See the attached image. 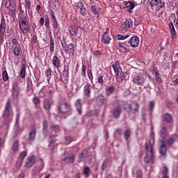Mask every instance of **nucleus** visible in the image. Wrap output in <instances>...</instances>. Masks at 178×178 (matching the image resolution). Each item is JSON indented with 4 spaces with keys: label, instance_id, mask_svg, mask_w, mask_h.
<instances>
[{
    "label": "nucleus",
    "instance_id": "obj_1",
    "mask_svg": "<svg viewBox=\"0 0 178 178\" xmlns=\"http://www.w3.org/2000/svg\"><path fill=\"white\" fill-rule=\"evenodd\" d=\"M154 144H155V137L151 136L149 138V142L145 144L147 154L144 158L145 163H151V162H154Z\"/></svg>",
    "mask_w": 178,
    "mask_h": 178
},
{
    "label": "nucleus",
    "instance_id": "obj_2",
    "mask_svg": "<svg viewBox=\"0 0 178 178\" xmlns=\"http://www.w3.org/2000/svg\"><path fill=\"white\" fill-rule=\"evenodd\" d=\"M3 118H4L5 120L8 122H12V119H13V110H12V102L10 101V99H8L6 102Z\"/></svg>",
    "mask_w": 178,
    "mask_h": 178
},
{
    "label": "nucleus",
    "instance_id": "obj_3",
    "mask_svg": "<svg viewBox=\"0 0 178 178\" xmlns=\"http://www.w3.org/2000/svg\"><path fill=\"white\" fill-rule=\"evenodd\" d=\"M113 70L117 76L118 81L121 83L123 80H126V76L123 74L122 72V68H120V63L118 60H116L113 65Z\"/></svg>",
    "mask_w": 178,
    "mask_h": 178
},
{
    "label": "nucleus",
    "instance_id": "obj_4",
    "mask_svg": "<svg viewBox=\"0 0 178 178\" xmlns=\"http://www.w3.org/2000/svg\"><path fill=\"white\" fill-rule=\"evenodd\" d=\"M19 29L22 31L23 34H26L31 30L30 28V24H29V20H27V17H20L19 19Z\"/></svg>",
    "mask_w": 178,
    "mask_h": 178
},
{
    "label": "nucleus",
    "instance_id": "obj_5",
    "mask_svg": "<svg viewBox=\"0 0 178 178\" xmlns=\"http://www.w3.org/2000/svg\"><path fill=\"white\" fill-rule=\"evenodd\" d=\"M71 110L72 106L65 102H59L57 105V111L58 113H67V112H70Z\"/></svg>",
    "mask_w": 178,
    "mask_h": 178
},
{
    "label": "nucleus",
    "instance_id": "obj_6",
    "mask_svg": "<svg viewBox=\"0 0 178 178\" xmlns=\"http://www.w3.org/2000/svg\"><path fill=\"white\" fill-rule=\"evenodd\" d=\"M131 27H133V20L131 19H128L121 25L120 30L122 33H124V31H127V30L131 29Z\"/></svg>",
    "mask_w": 178,
    "mask_h": 178
},
{
    "label": "nucleus",
    "instance_id": "obj_7",
    "mask_svg": "<svg viewBox=\"0 0 178 178\" xmlns=\"http://www.w3.org/2000/svg\"><path fill=\"white\" fill-rule=\"evenodd\" d=\"M148 2L152 8H154V6H157L159 9L165 8V1H162V0H148Z\"/></svg>",
    "mask_w": 178,
    "mask_h": 178
},
{
    "label": "nucleus",
    "instance_id": "obj_8",
    "mask_svg": "<svg viewBox=\"0 0 178 178\" xmlns=\"http://www.w3.org/2000/svg\"><path fill=\"white\" fill-rule=\"evenodd\" d=\"M134 84L136 86H144V83H145V77L143 76L138 75L134 76L132 79Z\"/></svg>",
    "mask_w": 178,
    "mask_h": 178
},
{
    "label": "nucleus",
    "instance_id": "obj_9",
    "mask_svg": "<svg viewBox=\"0 0 178 178\" xmlns=\"http://www.w3.org/2000/svg\"><path fill=\"white\" fill-rule=\"evenodd\" d=\"M91 97V85L87 83L83 87V98L85 99H88Z\"/></svg>",
    "mask_w": 178,
    "mask_h": 178
},
{
    "label": "nucleus",
    "instance_id": "obj_10",
    "mask_svg": "<svg viewBox=\"0 0 178 178\" xmlns=\"http://www.w3.org/2000/svg\"><path fill=\"white\" fill-rule=\"evenodd\" d=\"M129 107V113H132L133 115H136L138 112V109L140 108V105L137 104L136 102H133L130 105Z\"/></svg>",
    "mask_w": 178,
    "mask_h": 178
},
{
    "label": "nucleus",
    "instance_id": "obj_11",
    "mask_svg": "<svg viewBox=\"0 0 178 178\" xmlns=\"http://www.w3.org/2000/svg\"><path fill=\"white\" fill-rule=\"evenodd\" d=\"M37 159L34 156V155L29 156L26 161L25 168H31L33 165L35 163Z\"/></svg>",
    "mask_w": 178,
    "mask_h": 178
},
{
    "label": "nucleus",
    "instance_id": "obj_12",
    "mask_svg": "<svg viewBox=\"0 0 178 178\" xmlns=\"http://www.w3.org/2000/svg\"><path fill=\"white\" fill-rule=\"evenodd\" d=\"M35 134H37V129L35 126L32 125L29 134V141H34L35 140Z\"/></svg>",
    "mask_w": 178,
    "mask_h": 178
},
{
    "label": "nucleus",
    "instance_id": "obj_13",
    "mask_svg": "<svg viewBox=\"0 0 178 178\" xmlns=\"http://www.w3.org/2000/svg\"><path fill=\"white\" fill-rule=\"evenodd\" d=\"M69 79V66H65L63 74L61 75V81L66 83Z\"/></svg>",
    "mask_w": 178,
    "mask_h": 178
},
{
    "label": "nucleus",
    "instance_id": "obj_14",
    "mask_svg": "<svg viewBox=\"0 0 178 178\" xmlns=\"http://www.w3.org/2000/svg\"><path fill=\"white\" fill-rule=\"evenodd\" d=\"M95 104L97 106H104V104H105V97L103 95H99L96 97Z\"/></svg>",
    "mask_w": 178,
    "mask_h": 178
},
{
    "label": "nucleus",
    "instance_id": "obj_15",
    "mask_svg": "<svg viewBox=\"0 0 178 178\" xmlns=\"http://www.w3.org/2000/svg\"><path fill=\"white\" fill-rule=\"evenodd\" d=\"M178 140V134H174L172 136H171L170 138L165 141V145L168 147H172L175 143V141H177Z\"/></svg>",
    "mask_w": 178,
    "mask_h": 178
},
{
    "label": "nucleus",
    "instance_id": "obj_16",
    "mask_svg": "<svg viewBox=\"0 0 178 178\" xmlns=\"http://www.w3.org/2000/svg\"><path fill=\"white\" fill-rule=\"evenodd\" d=\"M129 42L133 48H136L140 44V38L138 36H133L131 38Z\"/></svg>",
    "mask_w": 178,
    "mask_h": 178
},
{
    "label": "nucleus",
    "instance_id": "obj_17",
    "mask_svg": "<svg viewBox=\"0 0 178 178\" xmlns=\"http://www.w3.org/2000/svg\"><path fill=\"white\" fill-rule=\"evenodd\" d=\"M20 94V88H19V86L17 84H14L13 88V98L14 99H17L19 98V95Z\"/></svg>",
    "mask_w": 178,
    "mask_h": 178
},
{
    "label": "nucleus",
    "instance_id": "obj_18",
    "mask_svg": "<svg viewBox=\"0 0 178 178\" xmlns=\"http://www.w3.org/2000/svg\"><path fill=\"white\" fill-rule=\"evenodd\" d=\"M159 153L161 154V155H163L164 156L166 155V141L161 140Z\"/></svg>",
    "mask_w": 178,
    "mask_h": 178
},
{
    "label": "nucleus",
    "instance_id": "obj_19",
    "mask_svg": "<svg viewBox=\"0 0 178 178\" xmlns=\"http://www.w3.org/2000/svg\"><path fill=\"white\" fill-rule=\"evenodd\" d=\"M125 8H129L127 9V12H129V13H132L133 9L136 8V4L133 1H128L127 3H125Z\"/></svg>",
    "mask_w": 178,
    "mask_h": 178
},
{
    "label": "nucleus",
    "instance_id": "obj_20",
    "mask_svg": "<svg viewBox=\"0 0 178 178\" xmlns=\"http://www.w3.org/2000/svg\"><path fill=\"white\" fill-rule=\"evenodd\" d=\"M6 31V22L5 21V17L1 19L0 24V33H4Z\"/></svg>",
    "mask_w": 178,
    "mask_h": 178
},
{
    "label": "nucleus",
    "instance_id": "obj_21",
    "mask_svg": "<svg viewBox=\"0 0 178 178\" xmlns=\"http://www.w3.org/2000/svg\"><path fill=\"white\" fill-rule=\"evenodd\" d=\"M63 162H65V163H73L74 162V154H70L63 159Z\"/></svg>",
    "mask_w": 178,
    "mask_h": 178
},
{
    "label": "nucleus",
    "instance_id": "obj_22",
    "mask_svg": "<svg viewBox=\"0 0 178 178\" xmlns=\"http://www.w3.org/2000/svg\"><path fill=\"white\" fill-rule=\"evenodd\" d=\"M88 156V150L84 149L83 152L79 155V162H83L86 158Z\"/></svg>",
    "mask_w": 178,
    "mask_h": 178
},
{
    "label": "nucleus",
    "instance_id": "obj_23",
    "mask_svg": "<svg viewBox=\"0 0 178 178\" xmlns=\"http://www.w3.org/2000/svg\"><path fill=\"white\" fill-rule=\"evenodd\" d=\"M120 113H122V106H118L113 111V115L115 119L120 116Z\"/></svg>",
    "mask_w": 178,
    "mask_h": 178
},
{
    "label": "nucleus",
    "instance_id": "obj_24",
    "mask_svg": "<svg viewBox=\"0 0 178 178\" xmlns=\"http://www.w3.org/2000/svg\"><path fill=\"white\" fill-rule=\"evenodd\" d=\"M163 120L166 123H172V122H173V118L172 117V115L166 113L163 115Z\"/></svg>",
    "mask_w": 178,
    "mask_h": 178
},
{
    "label": "nucleus",
    "instance_id": "obj_25",
    "mask_svg": "<svg viewBox=\"0 0 178 178\" xmlns=\"http://www.w3.org/2000/svg\"><path fill=\"white\" fill-rule=\"evenodd\" d=\"M75 106L76 108L77 112L79 113V115H81L82 113V108H83V105L81 104V100L80 99H78L76 102H75Z\"/></svg>",
    "mask_w": 178,
    "mask_h": 178
},
{
    "label": "nucleus",
    "instance_id": "obj_26",
    "mask_svg": "<svg viewBox=\"0 0 178 178\" xmlns=\"http://www.w3.org/2000/svg\"><path fill=\"white\" fill-rule=\"evenodd\" d=\"M159 136L162 138H165V137H166V136H168V130L166 129V127H165L163 125H162L161 127V129L159 131Z\"/></svg>",
    "mask_w": 178,
    "mask_h": 178
},
{
    "label": "nucleus",
    "instance_id": "obj_27",
    "mask_svg": "<svg viewBox=\"0 0 178 178\" xmlns=\"http://www.w3.org/2000/svg\"><path fill=\"white\" fill-rule=\"evenodd\" d=\"M102 42H104V44H109V42H111V36L106 34V32H105L102 35Z\"/></svg>",
    "mask_w": 178,
    "mask_h": 178
},
{
    "label": "nucleus",
    "instance_id": "obj_28",
    "mask_svg": "<svg viewBox=\"0 0 178 178\" xmlns=\"http://www.w3.org/2000/svg\"><path fill=\"white\" fill-rule=\"evenodd\" d=\"M5 5L7 6V9H10V8H16L15 0H6Z\"/></svg>",
    "mask_w": 178,
    "mask_h": 178
},
{
    "label": "nucleus",
    "instance_id": "obj_29",
    "mask_svg": "<svg viewBox=\"0 0 178 178\" xmlns=\"http://www.w3.org/2000/svg\"><path fill=\"white\" fill-rule=\"evenodd\" d=\"M52 63L54 67L58 69L60 66V60L56 56H54L52 59Z\"/></svg>",
    "mask_w": 178,
    "mask_h": 178
},
{
    "label": "nucleus",
    "instance_id": "obj_30",
    "mask_svg": "<svg viewBox=\"0 0 178 178\" xmlns=\"http://www.w3.org/2000/svg\"><path fill=\"white\" fill-rule=\"evenodd\" d=\"M115 92V86H111L106 88V95H111V94H113Z\"/></svg>",
    "mask_w": 178,
    "mask_h": 178
},
{
    "label": "nucleus",
    "instance_id": "obj_31",
    "mask_svg": "<svg viewBox=\"0 0 178 178\" xmlns=\"http://www.w3.org/2000/svg\"><path fill=\"white\" fill-rule=\"evenodd\" d=\"M8 15L11 17H15L16 16V7L8 8Z\"/></svg>",
    "mask_w": 178,
    "mask_h": 178
},
{
    "label": "nucleus",
    "instance_id": "obj_32",
    "mask_svg": "<svg viewBox=\"0 0 178 178\" xmlns=\"http://www.w3.org/2000/svg\"><path fill=\"white\" fill-rule=\"evenodd\" d=\"M90 167L85 166L83 168V175H85V177H90Z\"/></svg>",
    "mask_w": 178,
    "mask_h": 178
},
{
    "label": "nucleus",
    "instance_id": "obj_33",
    "mask_svg": "<svg viewBox=\"0 0 178 178\" xmlns=\"http://www.w3.org/2000/svg\"><path fill=\"white\" fill-rule=\"evenodd\" d=\"M43 106L44 109L49 111V109H51V103L49 102V100L48 99L44 100Z\"/></svg>",
    "mask_w": 178,
    "mask_h": 178
},
{
    "label": "nucleus",
    "instance_id": "obj_34",
    "mask_svg": "<svg viewBox=\"0 0 178 178\" xmlns=\"http://www.w3.org/2000/svg\"><path fill=\"white\" fill-rule=\"evenodd\" d=\"M22 52V49L20 47H16L13 49V54L15 56H20V54Z\"/></svg>",
    "mask_w": 178,
    "mask_h": 178
},
{
    "label": "nucleus",
    "instance_id": "obj_35",
    "mask_svg": "<svg viewBox=\"0 0 178 178\" xmlns=\"http://www.w3.org/2000/svg\"><path fill=\"white\" fill-rule=\"evenodd\" d=\"M20 77L24 79L26 77V65H23L20 72Z\"/></svg>",
    "mask_w": 178,
    "mask_h": 178
},
{
    "label": "nucleus",
    "instance_id": "obj_36",
    "mask_svg": "<svg viewBox=\"0 0 178 178\" xmlns=\"http://www.w3.org/2000/svg\"><path fill=\"white\" fill-rule=\"evenodd\" d=\"M50 51L52 52L54 49L55 47V41L54 40V38H52V35H50Z\"/></svg>",
    "mask_w": 178,
    "mask_h": 178
},
{
    "label": "nucleus",
    "instance_id": "obj_37",
    "mask_svg": "<svg viewBox=\"0 0 178 178\" xmlns=\"http://www.w3.org/2000/svg\"><path fill=\"white\" fill-rule=\"evenodd\" d=\"M13 151H19V140H15L13 144Z\"/></svg>",
    "mask_w": 178,
    "mask_h": 178
},
{
    "label": "nucleus",
    "instance_id": "obj_38",
    "mask_svg": "<svg viewBox=\"0 0 178 178\" xmlns=\"http://www.w3.org/2000/svg\"><path fill=\"white\" fill-rule=\"evenodd\" d=\"M154 73L156 76V81H157V83H161V81H162V79L161 78V74L158 73V70H154Z\"/></svg>",
    "mask_w": 178,
    "mask_h": 178
},
{
    "label": "nucleus",
    "instance_id": "obj_39",
    "mask_svg": "<svg viewBox=\"0 0 178 178\" xmlns=\"http://www.w3.org/2000/svg\"><path fill=\"white\" fill-rule=\"evenodd\" d=\"M44 169V161H42L40 165L35 167V172H40Z\"/></svg>",
    "mask_w": 178,
    "mask_h": 178
},
{
    "label": "nucleus",
    "instance_id": "obj_40",
    "mask_svg": "<svg viewBox=\"0 0 178 178\" xmlns=\"http://www.w3.org/2000/svg\"><path fill=\"white\" fill-rule=\"evenodd\" d=\"M51 129L52 131H55L56 133L60 131V127H59V125H52Z\"/></svg>",
    "mask_w": 178,
    "mask_h": 178
},
{
    "label": "nucleus",
    "instance_id": "obj_41",
    "mask_svg": "<svg viewBox=\"0 0 178 178\" xmlns=\"http://www.w3.org/2000/svg\"><path fill=\"white\" fill-rule=\"evenodd\" d=\"M74 49V44H73L72 43L69 44L67 49H65V52L67 54L69 51H73Z\"/></svg>",
    "mask_w": 178,
    "mask_h": 178
},
{
    "label": "nucleus",
    "instance_id": "obj_42",
    "mask_svg": "<svg viewBox=\"0 0 178 178\" xmlns=\"http://www.w3.org/2000/svg\"><path fill=\"white\" fill-rule=\"evenodd\" d=\"M2 76L3 81H8V80H9V76L8 75V72H6V70L3 72Z\"/></svg>",
    "mask_w": 178,
    "mask_h": 178
},
{
    "label": "nucleus",
    "instance_id": "obj_43",
    "mask_svg": "<svg viewBox=\"0 0 178 178\" xmlns=\"http://www.w3.org/2000/svg\"><path fill=\"white\" fill-rule=\"evenodd\" d=\"M49 151H54L55 149V142L54 140H51L49 144Z\"/></svg>",
    "mask_w": 178,
    "mask_h": 178
},
{
    "label": "nucleus",
    "instance_id": "obj_44",
    "mask_svg": "<svg viewBox=\"0 0 178 178\" xmlns=\"http://www.w3.org/2000/svg\"><path fill=\"white\" fill-rule=\"evenodd\" d=\"M25 8L30 10L31 9V1L30 0H25Z\"/></svg>",
    "mask_w": 178,
    "mask_h": 178
},
{
    "label": "nucleus",
    "instance_id": "obj_45",
    "mask_svg": "<svg viewBox=\"0 0 178 178\" xmlns=\"http://www.w3.org/2000/svg\"><path fill=\"white\" fill-rule=\"evenodd\" d=\"M173 175L175 177V178H178V162H177V164L175 165V168L174 169Z\"/></svg>",
    "mask_w": 178,
    "mask_h": 178
},
{
    "label": "nucleus",
    "instance_id": "obj_46",
    "mask_svg": "<svg viewBox=\"0 0 178 178\" xmlns=\"http://www.w3.org/2000/svg\"><path fill=\"white\" fill-rule=\"evenodd\" d=\"M124 137L127 141L130 138V130H127L124 132Z\"/></svg>",
    "mask_w": 178,
    "mask_h": 178
},
{
    "label": "nucleus",
    "instance_id": "obj_47",
    "mask_svg": "<svg viewBox=\"0 0 178 178\" xmlns=\"http://www.w3.org/2000/svg\"><path fill=\"white\" fill-rule=\"evenodd\" d=\"M65 139L67 145L70 144V143L73 141V138L72 136H66Z\"/></svg>",
    "mask_w": 178,
    "mask_h": 178
},
{
    "label": "nucleus",
    "instance_id": "obj_48",
    "mask_svg": "<svg viewBox=\"0 0 178 178\" xmlns=\"http://www.w3.org/2000/svg\"><path fill=\"white\" fill-rule=\"evenodd\" d=\"M162 173L163 175H169V170L168 169V167H166V166L163 167Z\"/></svg>",
    "mask_w": 178,
    "mask_h": 178
},
{
    "label": "nucleus",
    "instance_id": "obj_49",
    "mask_svg": "<svg viewBox=\"0 0 178 178\" xmlns=\"http://www.w3.org/2000/svg\"><path fill=\"white\" fill-rule=\"evenodd\" d=\"M154 108H155V103L154 102H149V108L151 112L154 111Z\"/></svg>",
    "mask_w": 178,
    "mask_h": 178
},
{
    "label": "nucleus",
    "instance_id": "obj_50",
    "mask_svg": "<svg viewBox=\"0 0 178 178\" xmlns=\"http://www.w3.org/2000/svg\"><path fill=\"white\" fill-rule=\"evenodd\" d=\"M76 8H78V9H81L84 7V4H83V2L79 1L75 4Z\"/></svg>",
    "mask_w": 178,
    "mask_h": 178
},
{
    "label": "nucleus",
    "instance_id": "obj_51",
    "mask_svg": "<svg viewBox=\"0 0 178 178\" xmlns=\"http://www.w3.org/2000/svg\"><path fill=\"white\" fill-rule=\"evenodd\" d=\"M172 82L174 84H175V86H178V76L177 75H175L172 77Z\"/></svg>",
    "mask_w": 178,
    "mask_h": 178
},
{
    "label": "nucleus",
    "instance_id": "obj_52",
    "mask_svg": "<svg viewBox=\"0 0 178 178\" xmlns=\"http://www.w3.org/2000/svg\"><path fill=\"white\" fill-rule=\"evenodd\" d=\"M136 178H143V172L140 170L136 171Z\"/></svg>",
    "mask_w": 178,
    "mask_h": 178
},
{
    "label": "nucleus",
    "instance_id": "obj_53",
    "mask_svg": "<svg viewBox=\"0 0 178 178\" xmlns=\"http://www.w3.org/2000/svg\"><path fill=\"white\" fill-rule=\"evenodd\" d=\"M80 13L82 16H86L87 15V11L86 10V8H80Z\"/></svg>",
    "mask_w": 178,
    "mask_h": 178
},
{
    "label": "nucleus",
    "instance_id": "obj_54",
    "mask_svg": "<svg viewBox=\"0 0 178 178\" xmlns=\"http://www.w3.org/2000/svg\"><path fill=\"white\" fill-rule=\"evenodd\" d=\"M108 166V161H104L102 165V170H105Z\"/></svg>",
    "mask_w": 178,
    "mask_h": 178
},
{
    "label": "nucleus",
    "instance_id": "obj_55",
    "mask_svg": "<svg viewBox=\"0 0 178 178\" xmlns=\"http://www.w3.org/2000/svg\"><path fill=\"white\" fill-rule=\"evenodd\" d=\"M5 38V33H0V45L3 44V40Z\"/></svg>",
    "mask_w": 178,
    "mask_h": 178
},
{
    "label": "nucleus",
    "instance_id": "obj_56",
    "mask_svg": "<svg viewBox=\"0 0 178 178\" xmlns=\"http://www.w3.org/2000/svg\"><path fill=\"white\" fill-rule=\"evenodd\" d=\"M97 81H98L99 84H101V86H102V84H104V76H99L97 78Z\"/></svg>",
    "mask_w": 178,
    "mask_h": 178
},
{
    "label": "nucleus",
    "instance_id": "obj_57",
    "mask_svg": "<svg viewBox=\"0 0 178 178\" xmlns=\"http://www.w3.org/2000/svg\"><path fill=\"white\" fill-rule=\"evenodd\" d=\"M88 76L91 81H92V79H94V76H92V72L91 70H88Z\"/></svg>",
    "mask_w": 178,
    "mask_h": 178
},
{
    "label": "nucleus",
    "instance_id": "obj_58",
    "mask_svg": "<svg viewBox=\"0 0 178 178\" xmlns=\"http://www.w3.org/2000/svg\"><path fill=\"white\" fill-rule=\"evenodd\" d=\"M90 10H92V13H94V15H98V11L97 10V9L95 8V6H92L90 7Z\"/></svg>",
    "mask_w": 178,
    "mask_h": 178
},
{
    "label": "nucleus",
    "instance_id": "obj_59",
    "mask_svg": "<svg viewBox=\"0 0 178 178\" xmlns=\"http://www.w3.org/2000/svg\"><path fill=\"white\" fill-rule=\"evenodd\" d=\"M33 102L34 105H38V104H40V99L38 97H34L33 99Z\"/></svg>",
    "mask_w": 178,
    "mask_h": 178
},
{
    "label": "nucleus",
    "instance_id": "obj_60",
    "mask_svg": "<svg viewBox=\"0 0 178 178\" xmlns=\"http://www.w3.org/2000/svg\"><path fill=\"white\" fill-rule=\"evenodd\" d=\"M170 30V33H171V35L172 37H176V30L175 29V27L174 28H171Z\"/></svg>",
    "mask_w": 178,
    "mask_h": 178
},
{
    "label": "nucleus",
    "instance_id": "obj_61",
    "mask_svg": "<svg viewBox=\"0 0 178 178\" xmlns=\"http://www.w3.org/2000/svg\"><path fill=\"white\" fill-rule=\"evenodd\" d=\"M48 129V122L44 121L43 122V130L45 131Z\"/></svg>",
    "mask_w": 178,
    "mask_h": 178
},
{
    "label": "nucleus",
    "instance_id": "obj_62",
    "mask_svg": "<svg viewBox=\"0 0 178 178\" xmlns=\"http://www.w3.org/2000/svg\"><path fill=\"white\" fill-rule=\"evenodd\" d=\"M94 56H99V55H102V52L101 51H93Z\"/></svg>",
    "mask_w": 178,
    "mask_h": 178
},
{
    "label": "nucleus",
    "instance_id": "obj_63",
    "mask_svg": "<svg viewBox=\"0 0 178 178\" xmlns=\"http://www.w3.org/2000/svg\"><path fill=\"white\" fill-rule=\"evenodd\" d=\"M82 73H81V76H83V77L86 76V65H82Z\"/></svg>",
    "mask_w": 178,
    "mask_h": 178
},
{
    "label": "nucleus",
    "instance_id": "obj_64",
    "mask_svg": "<svg viewBox=\"0 0 178 178\" xmlns=\"http://www.w3.org/2000/svg\"><path fill=\"white\" fill-rule=\"evenodd\" d=\"M53 27L55 30H56V29H59V24H58V22H53Z\"/></svg>",
    "mask_w": 178,
    "mask_h": 178
}]
</instances>
